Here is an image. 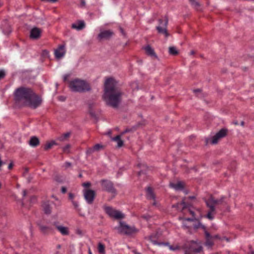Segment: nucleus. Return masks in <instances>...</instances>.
I'll list each match as a JSON object with an SVG mask.
<instances>
[{
    "instance_id": "6e6d98bb",
    "label": "nucleus",
    "mask_w": 254,
    "mask_h": 254,
    "mask_svg": "<svg viewBox=\"0 0 254 254\" xmlns=\"http://www.w3.org/2000/svg\"><path fill=\"white\" fill-rule=\"evenodd\" d=\"M200 90L199 89L194 90V92H200Z\"/></svg>"
},
{
    "instance_id": "7c9ffc66",
    "label": "nucleus",
    "mask_w": 254,
    "mask_h": 254,
    "mask_svg": "<svg viewBox=\"0 0 254 254\" xmlns=\"http://www.w3.org/2000/svg\"><path fill=\"white\" fill-rule=\"evenodd\" d=\"M183 220V226L185 228H188V227H189L190 226H188L186 225V221H192L194 219V218H182Z\"/></svg>"
},
{
    "instance_id": "c9c22d12",
    "label": "nucleus",
    "mask_w": 254,
    "mask_h": 254,
    "mask_svg": "<svg viewBox=\"0 0 254 254\" xmlns=\"http://www.w3.org/2000/svg\"><path fill=\"white\" fill-rule=\"evenodd\" d=\"M5 75V71L4 70L1 69L0 70V79L3 78Z\"/></svg>"
},
{
    "instance_id": "c85d7f7f",
    "label": "nucleus",
    "mask_w": 254,
    "mask_h": 254,
    "mask_svg": "<svg viewBox=\"0 0 254 254\" xmlns=\"http://www.w3.org/2000/svg\"><path fill=\"white\" fill-rule=\"evenodd\" d=\"M70 135L69 132H66L60 136L58 139L60 141H64L67 138H68Z\"/></svg>"
},
{
    "instance_id": "f704fd0d",
    "label": "nucleus",
    "mask_w": 254,
    "mask_h": 254,
    "mask_svg": "<svg viewBox=\"0 0 254 254\" xmlns=\"http://www.w3.org/2000/svg\"><path fill=\"white\" fill-rule=\"evenodd\" d=\"M71 166V164L69 162H66L64 165V167L65 168V169H67L68 168H69Z\"/></svg>"
},
{
    "instance_id": "5701e85b",
    "label": "nucleus",
    "mask_w": 254,
    "mask_h": 254,
    "mask_svg": "<svg viewBox=\"0 0 254 254\" xmlns=\"http://www.w3.org/2000/svg\"><path fill=\"white\" fill-rule=\"evenodd\" d=\"M209 208V210L208 212L206 217L209 220H212L214 218V214H215V208L211 207H208Z\"/></svg>"
},
{
    "instance_id": "c03bdc74",
    "label": "nucleus",
    "mask_w": 254,
    "mask_h": 254,
    "mask_svg": "<svg viewBox=\"0 0 254 254\" xmlns=\"http://www.w3.org/2000/svg\"><path fill=\"white\" fill-rule=\"evenodd\" d=\"M142 217H143L144 219H145V220H148L149 219V218H150V216H149V215H143V216H142Z\"/></svg>"
},
{
    "instance_id": "9d476101",
    "label": "nucleus",
    "mask_w": 254,
    "mask_h": 254,
    "mask_svg": "<svg viewBox=\"0 0 254 254\" xmlns=\"http://www.w3.org/2000/svg\"><path fill=\"white\" fill-rule=\"evenodd\" d=\"M227 134V130L225 129H221L214 136H213L211 140L212 144H216L218 141L226 136Z\"/></svg>"
},
{
    "instance_id": "a211bd4d",
    "label": "nucleus",
    "mask_w": 254,
    "mask_h": 254,
    "mask_svg": "<svg viewBox=\"0 0 254 254\" xmlns=\"http://www.w3.org/2000/svg\"><path fill=\"white\" fill-rule=\"evenodd\" d=\"M170 186L176 190H183L185 184L182 182H178L176 183H170Z\"/></svg>"
},
{
    "instance_id": "2eb2a0df",
    "label": "nucleus",
    "mask_w": 254,
    "mask_h": 254,
    "mask_svg": "<svg viewBox=\"0 0 254 254\" xmlns=\"http://www.w3.org/2000/svg\"><path fill=\"white\" fill-rule=\"evenodd\" d=\"M52 203V202L50 201H45L43 203L42 207L45 213L47 214H49L51 213L52 210L51 205Z\"/></svg>"
},
{
    "instance_id": "20e7f679",
    "label": "nucleus",
    "mask_w": 254,
    "mask_h": 254,
    "mask_svg": "<svg viewBox=\"0 0 254 254\" xmlns=\"http://www.w3.org/2000/svg\"><path fill=\"white\" fill-rule=\"evenodd\" d=\"M116 229L119 233L126 235H131L137 232V230L134 226H130L123 221H120Z\"/></svg>"
},
{
    "instance_id": "bf43d9fd",
    "label": "nucleus",
    "mask_w": 254,
    "mask_h": 254,
    "mask_svg": "<svg viewBox=\"0 0 254 254\" xmlns=\"http://www.w3.org/2000/svg\"><path fill=\"white\" fill-rule=\"evenodd\" d=\"M189 198L190 199H192V198H194V196H190V197H189Z\"/></svg>"
},
{
    "instance_id": "72a5a7b5",
    "label": "nucleus",
    "mask_w": 254,
    "mask_h": 254,
    "mask_svg": "<svg viewBox=\"0 0 254 254\" xmlns=\"http://www.w3.org/2000/svg\"><path fill=\"white\" fill-rule=\"evenodd\" d=\"M70 147V145L69 144L66 145L63 148V151L65 153H68L69 152Z\"/></svg>"
},
{
    "instance_id": "8fccbe9b",
    "label": "nucleus",
    "mask_w": 254,
    "mask_h": 254,
    "mask_svg": "<svg viewBox=\"0 0 254 254\" xmlns=\"http://www.w3.org/2000/svg\"><path fill=\"white\" fill-rule=\"evenodd\" d=\"M68 77V75H67V74L64 75V81H66V79H67Z\"/></svg>"
},
{
    "instance_id": "39448f33",
    "label": "nucleus",
    "mask_w": 254,
    "mask_h": 254,
    "mask_svg": "<svg viewBox=\"0 0 254 254\" xmlns=\"http://www.w3.org/2000/svg\"><path fill=\"white\" fill-rule=\"evenodd\" d=\"M185 254H192L191 253H199L202 250V247L199 243L191 241L185 247Z\"/></svg>"
},
{
    "instance_id": "37998d69",
    "label": "nucleus",
    "mask_w": 254,
    "mask_h": 254,
    "mask_svg": "<svg viewBox=\"0 0 254 254\" xmlns=\"http://www.w3.org/2000/svg\"><path fill=\"white\" fill-rule=\"evenodd\" d=\"M164 22H165V19H159V25H161V26H163V23Z\"/></svg>"
},
{
    "instance_id": "4be33fe9",
    "label": "nucleus",
    "mask_w": 254,
    "mask_h": 254,
    "mask_svg": "<svg viewBox=\"0 0 254 254\" xmlns=\"http://www.w3.org/2000/svg\"><path fill=\"white\" fill-rule=\"evenodd\" d=\"M144 49L147 54L149 56L155 58L157 57L156 55L155 54L154 51V50L150 46L148 45L146 46L144 48Z\"/></svg>"
},
{
    "instance_id": "6e6552de",
    "label": "nucleus",
    "mask_w": 254,
    "mask_h": 254,
    "mask_svg": "<svg viewBox=\"0 0 254 254\" xmlns=\"http://www.w3.org/2000/svg\"><path fill=\"white\" fill-rule=\"evenodd\" d=\"M101 185L104 190L114 195L116 194V190L114 188L111 182L108 180H102L101 181Z\"/></svg>"
},
{
    "instance_id": "de8ad7c7",
    "label": "nucleus",
    "mask_w": 254,
    "mask_h": 254,
    "mask_svg": "<svg viewBox=\"0 0 254 254\" xmlns=\"http://www.w3.org/2000/svg\"><path fill=\"white\" fill-rule=\"evenodd\" d=\"M89 113L92 116V117H95V114L94 113H93V112L91 110V109L89 111Z\"/></svg>"
},
{
    "instance_id": "aec40b11",
    "label": "nucleus",
    "mask_w": 254,
    "mask_h": 254,
    "mask_svg": "<svg viewBox=\"0 0 254 254\" xmlns=\"http://www.w3.org/2000/svg\"><path fill=\"white\" fill-rule=\"evenodd\" d=\"M85 26V24L83 21H79L77 23H73L71 27L77 30H80L82 29Z\"/></svg>"
},
{
    "instance_id": "ddd939ff",
    "label": "nucleus",
    "mask_w": 254,
    "mask_h": 254,
    "mask_svg": "<svg viewBox=\"0 0 254 254\" xmlns=\"http://www.w3.org/2000/svg\"><path fill=\"white\" fill-rule=\"evenodd\" d=\"M65 53L64 46L63 45L60 46L57 49L55 50V55L56 58L61 59L63 58Z\"/></svg>"
},
{
    "instance_id": "a878e982",
    "label": "nucleus",
    "mask_w": 254,
    "mask_h": 254,
    "mask_svg": "<svg viewBox=\"0 0 254 254\" xmlns=\"http://www.w3.org/2000/svg\"><path fill=\"white\" fill-rule=\"evenodd\" d=\"M98 251L100 254H104L105 253V246L102 243H99L98 244Z\"/></svg>"
},
{
    "instance_id": "338daca9",
    "label": "nucleus",
    "mask_w": 254,
    "mask_h": 254,
    "mask_svg": "<svg viewBox=\"0 0 254 254\" xmlns=\"http://www.w3.org/2000/svg\"><path fill=\"white\" fill-rule=\"evenodd\" d=\"M62 100H64V99H63V98H62Z\"/></svg>"
},
{
    "instance_id": "4c0bfd02",
    "label": "nucleus",
    "mask_w": 254,
    "mask_h": 254,
    "mask_svg": "<svg viewBox=\"0 0 254 254\" xmlns=\"http://www.w3.org/2000/svg\"><path fill=\"white\" fill-rule=\"evenodd\" d=\"M149 240L151 241V242H152V243L154 244V245H156V244H158L156 241L154 240H153V236H150L149 237Z\"/></svg>"
},
{
    "instance_id": "864d4df0",
    "label": "nucleus",
    "mask_w": 254,
    "mask_h": 254,
    "mask_svg": "<svg viewBox=\"0 0 254 254\" xmlns=\"http://www.w3.org/2000/svg\"><path fill=\"white\" fill-rule=\"evenodd\" d=\"M190 213L193 216H194V213L193 211H191V210H190Z\"/></svg>"
},
{
    "instance_id": "412c9836",
    "label": "nucleus",
    "mask_w": 254,
    "mask_h": 254,
    "mask_svg": "<svg viewBox=\"0 0 254 254\" xmlns=\"http://www.w3.org/2000/svg\"><path fill=\"white\" fill-rule=\"evenodd\" d=\"M29 145L32 147H36L39 144V140L36 136H32L29 141Z\"/></svg>"
},
{
    "instance_id": "393cba45",
    "label": "nucleus",
    "mask_w": 254,
    "mask_h": 254,
    "mask_svg": "<svg viewBox=\"0 0 254 254\" xmlns=\"http://www.w3.org/2000/svg\"><path fill=\"white\" fill-rule=\"evenodd\" d=\"M205 236L207 239L206 242L205 243L206 246H207L208 248L211 247L213 245V243L212 241L209 239V238L211 237L210 234L207 232H205Z\"/></svg>"
},
{
    "instance_id": "09e8293b",
    "label": "nucleus",
    "mask_w": 254,
    "mask_h": 254,
    "mask_svg": "<svg viewBox=\"0 0 254 254\" xmlns=\"http://www.w3.org/2000/svg\"><path fill=\"white\" fill-rule=\"evenodd\" d=\"M26 194H27V191L26 190H23V193H22L23 196L25 197L26 195Z\"/></svg>"
},
{
    "instance_id": "603ef678",
    "label": "nucleus",
    "mask_w": 254,
    "mask_h": 254,
    "mask_svg": "<svg viewBox=\"0 0 254 254\" xmlns=\"http://www.w3.org/2000/svg\"><path fill=\"white\" fill-rule=\"evenodd\" d=\"M12 166H13L12 164V163H10L9 164L8 166V168L9 169H10L12 167Z\"/></svg>"
},
{
    "instance_id": "e433bc0d",
    "label": "nucleus",
    "mask_w": 254,
    "mask_h": 254,
    "mask_svg": "<svg viewBox=\"0 0 254 254\" xmlns=\"http://www.w3.org/2000/svg\"><path fill=\"white\" fill-rule=\"evenodd\" d=\"M94 152H95V151H94V150L93 149V147L92 148H88L87 150L86 153L87 154H90Z\"/></svg>"
},
{
    "instance_id": "f257e3e1",
    "label": "nucleus",
    "mask_w": 254,
    "mask_h": 254,
    "mask_svg": "<svg viewBox=\"0 0 254 254\" xmlns=\"http://www.w3.org/2000/svg\"><path fill=\"white\" fill-rule=\"evenodd\" d=\"M122 92L117 88L116 80L112 78H108L105 82L103 98L107 105L117 108L122 101Z\"/></svg>"
},
{
    "instance_id": "473e14b6",
    "label": "nucleus",
    "mask_w": 254,
    "mask_h": 254,
    "mask_svg": "<svg viewBox=\"0 0 254 254\" xmlns=\"http://www.w3.org/2000/svg\"><path fill=\"white\" fill-rule=\"evenodd\" d=\"M103 147V145L100 144H96L93 147V149L94 150V151H98L102 149Z\"/></svg>"
},
{
    "instance_id": "680f3d73",
    "label": "nucleus",
    "mask_w": 254,
    "mask_h": 254,
    "mask_svg": "<svg viewBox=\"0 0 254 254\" xmlns=\"http://www.w3.org/2000/svg\"><path fill=\"white\" fill-rule=\"evenodd\" d=\"M20 187V185L19 184L17 185V188H19Z\"/></svg>"
},
{
    "instance_id": "a19ab883",
    "label": "nucleus",
    "mask_w": 254,
    "mask_h": 254,
    "mask_svg": "<svg viewBox=\"0 0 254 254\" xmlns=\"http://www.w3.org/2000/svg\"><path fill=\"white\" fill-rule=\"evenodd\" d=\"M90 183L89 182H86L83 184V186L84 187H89L90 186Z\"/></svg>"
},
{
    "instance_id": "69168bd1",
    "label": "nucleus",
    "mask_w": 254,
    "mask_h": 254,
    "mask_svg": "<svg viewBox=\"0 0 254 254\" xmlns=\"http://www.w3.org/2000/svg\"><path fill=\"white\" fill-rule=\"evenodd\" d=\"M1 187V184L0 183V188Z\"/></svg>"
},
{
    "instance_id": "f3484780",
    "label": "nucleus",
    "mask_w": 254,
    "mask_h": 254,
    "mask_svg": "<svg viewBox=\"0 0 254 254\" xmlns=\"http://www.w3.org/2000/svg\"><path fill=\"white\" fill-rule=\"evenodd\" d=\"M146 196L148 199H152L154 200L153 203V205H156V202L155 200V194L152 190V189L150 187H148L146 189Z\"/></svg>"
},
{
    "instance_id": "3c124183",
    "label": "nucleus",
    "mask_w": 254,
    "mask_h": 254,
    "mask_svg": "<svg viewBox=\"0 0 254 254\" xmlns=\"http://www.w3.org/2000/svg\"><path fill=\"white\" fill-rule=\"evenodd\" d=\"M69 197L70 198V199H72L73 198V197H74L73 194H72V193H69Z\"/></svg>"
},
{
    "instance_id": "b1692460",
    "label": "nucleus",
    "mask_w": 254,
    "mask_h": 254,
    "mask_svg": "<svg viewBox=\"0 0 254 254\" xmlns=\"http://www.w3.org/2000/svg\"><path fill=\"white\" fill-rule=\"evenodd\" d=\"M112 140L117 142V146L121 147L123 145L124 142L121 139V135H117L114 137L112 138Z\"/></svg>"
},
{
    "instance_id": "58836bf2",
    "label": "nucleus",
    "mask_w": 254,
    "mask_h": 254,
    "mask_svg": "<svg viewBox=\"0 0 254 254\" xmlns=\"http://www.w3.org/2000/svg\"><path fill=\"white\" fill-rule=\"evenodd\" d=\"M72 204L73 205V206H74V207L76 209L78 208V206H79V204H78V203L76 201H72Z\"/></svg>"
},
{
    "instance_id": "2f4dec72",
    "label": "nucleus",
    "mask_w": 254,
    "mask_h": 254,
    "mask_svg": "<svg viewBox=\"0 0 254 254\" xmlns=\"http://www.w3.org/2000/svg\"><path fill=\"white\" fill-rule=\"evenodd\" d=\"M191 4L195 8H197L199 4L198 2L196 0H189Z\"/></svg>"
},
{
    "instance_id": "052dcab7",
    "label": "nucleus",
    "mask_w": 254,
    "mask_h": 254,
    "mask_svg": "<svg viewBox=\"0 0 254 254\" xmlns=\"http://www.w3.org/2000/svg\"><path fill=\"white\" fill-rule=\"evenodd\" d=\"M234 124L236 125H238V123L237 122H234Z\"/></svg>"
},
{
    "instance_id": "e2e57ef3",
    "label": "nucleus",
    "mask_w": 254,
    "mask_h": 254,
    "mask_svg": "<svg viewBox=\"0 0 254 254\" xmlns=\"http://www.w3.org/2000/svg\"><path fill=\"white\" fill-rule=\"evenodd\" d=\"M57 247H58V248H61V246H60V245H58V246H57Z\"/></svg>"
},
{
    "instance_id": "13d9d810",
    "label": "nucleus",
    "mask_w": 254,
    "mask_h": 254,
    "mask_svg": "<svg viewBox=\"0 0 254 254\" xmlns=\"http://www.w3.org/2000/svg\"><path fill=\"white\" fill-rule=\"evenodd\" d=\"M190 54H191V55L194 54V52H193V51H191Z\"/></svg>"
},
{
    "instance_id": "9b49d317",
    "label": "nucleus",
    "mask_w": 254,
    "mask_h": 254,
    "mask_svg": "<svg viewBox=\"0 0 254 254\" xmlns=\"http://www.w3.org/2000/svg\"><path fill=\"white\" fill-rule=\"evenodd\" d=\"M224 196H222L220 199H214L213 197H210L206 201V203L207 207H211L215 208V205L221 203L224 199Z\"/></svg>"
},
{
    "instance_id": "6ab92c4d",
    "label": "nucleus",
    "mask_w": 254,
    "mask_h": 254,
    "mask_svg": "<svg viewBox=\"0 0 254 254\" xmlns=\"http://www.w3.org/2000/svg\"><path fill=\"white\" fill-rule=\"evenodd\" d=\"M56 227L58 230L63 235H67L69 234L68 229L66 227H64L63 225H56Z\"/></svg>"
},
{
    "instance_id": "49530a36",
    "label": "nucleus",
    "mask_w": 254,
    "mask_h": 254,
    "mask_svg": "<svg viewBox=\"0 0 254 254\" xmlns=\"http://www.w3.org/2000/svg\"><path fill=\"white\" fill-rule=\"evenodd\" d=\"M66 191V188H65L64 187H62V192L63 193H65Z\"/></svg>"
},
{
    "instance_id": "4d7b16f0",
    "label": "nucleus",
    "mask_w": 254,
    "mask_h": 254,
    "mask_svg": "<svg viewBox=\"0 0 254 254\" xmlns=\"http://www.w3.org/2000/svg\"><path fill=\"white\" fill-rule=\"evenodd\" d=\"M241 125L243 126L244 125V122L243 121L241 122Z\"/></svg>"
},
{
    "instance_id": "4468645a",
    "label": "nucleus",
    "mask_w": 254,
    "mask_h": 254,
    "mask_svg": "<svg viewBox=\"0 0 254 254\" xmlns=\"http://www.w3.org/2000/svg\"><path fill=\"white\" fill-rule=\"evenodd\" d=\"M113 34V33L110 30H103L100 32L98 35V38L100 39H107L110 38Z\"/></svg>"
},
{
    "instance_id": "0e129e2a",
    "label": "nucleus",
    "mask_w": 254,
    "mask_h": 254,
    "mask_svg": "<svg viewBox=\"0 0 254 254\" xmlns=\"http://www.w3.org/2000/svg\"><path fill=\"white\" fill-rule=\"evenodd\" d=\"M135 254H140L138 253H137V252H135Z\"/></svg>"
},
{
    "instance_id": "5fc2aeb1",
    "label": "nucleus",
    "mask_w": 254,
    "mask_h": 254,
    "mask_svg": "<svg viewBox=\"0 0 254 254\" xmlns=\"http://www.w3.org/2000/svg\"><path fill=\"white\" fill-rule=\"evenodd\" d=\"M88 254H92L90 248L88 249Z\"/></svg>"
},
{
    "instance_id": "cd10ccee",
    "label": "nucleus",
    "mask_w": 254,
    "mask_h": 254,
    "mask_svg": "<svg viewBox=\"0 0 254 254\" xmlns=\"http://www.w3.org/2000/svg\"><path fill=\"white\" fill-rule=\"evenodd\" d=\"M169 52L170 54L176 55L178 53L177 48L175 47H170L169 48Z\"/></svg>"
},
{
    "instance_id": "0eeeda50",
    "label": "nucleus",
    "mask_w": 254,
    "mask_h": 254,
    "mask_svg": "<svg viewBox=\"0 0 254 254\" xmlns=\"http://www.w3.org/2000/svg\"><path fill=\"white\" fill-rule=\"evenodd\" d=\"M28 100L25 105H27L32 108L35 109L39 107L42 103L41 98L36 95L33 92L32 95L30 96V98Z\"/></svg>"
},
{
    "instance_id": "423d86ee",
    "label": "nucleus",
    "mask_w": 254,
    "mask_h": 254,
    "mask_svg": "<svg viewBox=\"0 0 254 254\" xmlns=\"http://www.w3.org/2000/svg\"><path fill=\"white\" fill-rule=\"evenodd\" d=\"M104 209L106 213L111 217L115 219H121L125 217V215L121 211L117 210L110 206H105Z\"/></svg>"
},
{
    "instance_id": "1a4fd4ad",
    "label": "nucleus",
    "mask_w": 254,
    "mask_h": 254,
    "mask_svg": "<svg viewBox=\"0 0 254 254\" xmlns=\"http://www.w3.org/2000/svg\"><path fill=\"white\" fill-rule=\"evenodd\" d=\"M83 194L87 202L89 204H91L95 197V191L91 190H85Z\"/></svg>"
},
{
    "instance_id": "f8f14e48",
    "label": "nucleus",
    "mask_w": 254,
    "mask_h": 254,
    "mask_svg": "<svg viewBox=\"0 0 254 254\" xmlns=\"http://www.w3.org/2000/svg\"><path fill=\"white\" fill-rule=\"evenodd\" d=\"M168 24V19L165 18V22L163 23V26L159 25L156 27V29L160 34H164L166 37L168 36V33L167 31V26Z\"/></svg>"
},
{
    "instance_id": "ea45409f",
    "label": "nucleus",
    "mask_w": 254,
    "mask_h": 254,
    "mask_svg": "<svg viewBox=\"0 0 254 254\" xmlns=\"http://www.w3.org/2000/svg\"><path fill=\"white\" fill-rule=\"evenodd\" d=\"M169 248H170V250H173V251H175V250L179 249V247L178 246L173 247L172 246H169Z\"/></svg>"
},
{
    "instance_id": "a18cd8bd",
    "label": "nucleus",
    "mask_w": 254,
    "mask_h": 254,
    "mask_svg": "<svg viewBox=\"0 0 254 254\" xmlns=\"http://www.w3.org/2000/svg\"><path fill=\"white\" fill-rule=\"evenodd\" d=\"M43 55L44 56H48V55H49V52L47 51H43Z\"/></svg>"
},
{
    "instance_id": "7ed1b4c3",
    "label": "nucleus",
    "mask_w": 254,
    "mask_h": 254,
    "mask_svg": "<svg viewBox=\"0 0 254 254\" xmlns=\"http://www.w3.org/2000/svg\"><path fill=\"white\" fill-rule=\"evenodd\" d=\"M33 92L31 89L28 88L22 87L17 88L14 92L15 100L16 102H20L25 104L27 100H29Z\"/></svg>"
},
{
    "instance_id": "dca6fc26",
    "label": "nucleus",
    "mask_w": 254,
    "mask_h": 254,
    "mask_svg": "<svg viewBox=\"0 0 254 254\" xmlns=\"http://www.w3.org/2000/svg\"><path fill=\"white\" fill-rule=\"evenodd\" d=\"M41 31L38 28H33L30 31V38L32 39H37L41 35Z\"/></svg>"
},
{
    "instance_id": "f03ea898",
    "label": "nucleus",
    "mask_w": 254,
    "mask_h": 254,
    "mask_svg": "<svg viewBox=\"0 0 254 254\" xmlns=\"http://www.w3.org/2000/svg\"><path fill=\"white\" fill-rule=\"evenodd\" d=\"M68 87L71 91L75 92H85L91 89L89 84L86 81L79 78L70 80Z\"/></svg>"
},
{
    "instance_id": "bb28decb",
    "label": "nucleus",
    "mask_w": 254,
    "mask_h": 254,
    "mask_svg": "<svg viewBox=\"0 0 254 254\" xmlns=\"http://www.w3.org/2000/svg\"><path fill=\"white\" fill-rule=\"evenodd\" d=\"M173 207H176L178 209L180 208L181 207H182V209H183L187 207V205L184 200H183L181 203H177V204L173 205Z\"/></svg>"
},
{
    "instance_id": "c756f323",
    "label": "nucleus",
    "mask_w": 254,
    "mask_h": 254,
    "mask_svg": "<svg viewBox=\"0 0 254 254\" xmlns=\"http://www.w3.org/2000/svg\"><path fill=\"white\" fill-rule=\"evenodd\" d=\"M56 142L55 141H52L48 142L45 146V149L48 150L51 148L53 145H56Z\"/></svg>"
},
{
    "instance_id": "774afa93",
    "label": "nucleus",
    "mask_w": 254,
    "mask_h": 254,
    "mask_svg": "<svg viewBox=\"0 0 254 254\" xmlns=\"http://www.w3.org/2000/svg\"><path fill=\"white\" fill-rule=\"evenodd\" d=\"M25 171H26V172H27L28 171V170L26 169Z\"/></svg>"
},
{
    "instance_id": "79ce46f5",
    "label": "nucleus",
    "mask_w": 254,
    "mask_h": 254,
    "mask_svg": "<svg viewBox=\"0 0 254 254\" xmlns=\"http://www.w3.org/2000/svg\"><path fill=\"white\" fill-rule=\"evenodd\" d=\"M40 227L41 230L43 232H45L46 230L47 229V228L46 226H40Z\"/></svg>"
}]
</instances>
